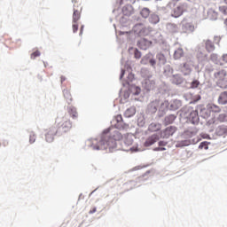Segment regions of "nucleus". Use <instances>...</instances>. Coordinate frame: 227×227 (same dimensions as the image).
<instances>
[{
  "label": "nucleus",
  "mask_w": 227,
  "mask_h": 227,
  "mask_svg": "<svg viewBox=\"0 0 227 227\" xmlns=\"http://www.w3.org/2000/svg\"><path fill=\"white\" fill-rule=\"evenodd\" d=\"M123 136L120 131L115 130L113 133H106L103 135L98 146H93V150H109L113 152L116 148V141H121Z\"/></svg>",
  "instance_id": "nucleus-1"
},
{
  "label": "nucleus",
  "mask_w": 227,
  "mask_h": 227,
  "mask_svg": "<svg viewBox=\"0 0 227 227\" xmlns=\"http://www.w3.org/2000/svg\"><path fill=\"white\" fill-rule=\"evenodd\" d=\"M73 32L77 33L79 30V20H81V14L82 13V5L79 2H74L73 8Z\"/></svg>",
  "instance_id": "nucleus-2"
},
{
  "label": "nucleus",
  "mask_w": 227,
  "mask_h": 227,
  "mask_svg": "<svg viewBox=\"0 0 227 227\" xmlns=\"http://www.w3.org/2000/svg\"><path fill=\"white\" fill-rule=\"evenodd\" d=\"M217 86L220 88L227 87V67L221 69L214 74Z\"/></svg>",
  "instance_id": "nucleus-3"
},
{
  "label": "nucleus",
  "mask_w": 227,
  "mask_h": 227,
  "mask_svg": "<svg viewBox=\"0 0 227 227\" xmlns=\"http://www.w3.org/2000/svg\"><path fill=\"white\" fill-rule=\"evenodd\" d=\"M57 129H59V136H62V134H67V132H70V129H72V121L63 117L62 122L57 127Z\"/></svg>",
  "instance_id": "nucleus-4"
},
{
  "label": "nucleus",
  "mask_w": 227,
  "mask_h": 227,
  "mask_svg": "<svg viewBox=\"0 0 227 227\" xmlns=\"http://www.w3.org/2000/svg\"><path fill=\"white\" fill-rule=\"evenodd\" d=\"M58 134H59L58 127L52 126L46 129L45 140L47 141V143H52V141H54L55 136H58Z\"/></svg>",
  "instance_id": "nucleus-5"
},
{
  "label": "nucleus",
  "mask_w": 227,
  "mask_h": 227,
  "mask_svg": "<svg viewBox=\"0 0 227 227\" xmlns=\"http://www.w3.org/2000/svg\"><path fill=\"white\" fill-rule=\"evenodd\" d=\"M182 31L186 34L194 33L196 31V26H194V23L184 20L182 22Z\"/></svg>",
  "instance_id": "nucleus-6"
},
{
  "label": "nucleus",
  "mask_w": 227,
  "mask_h": 227,
  "mask_svg": "<svg viewBox=\"0 0 227 227\" xmlns=\"http://www.w3.org/2000/svg\"><path fill=\"white\" fill-rule=\"evenodd\" d=\"M187 11V5L186 4H181L180 5L174 8L172 11V17H175V19H178V17H182L184 15V12Z\"/></svg>",
  "instance_id": "nucleus-7"
},
{
  "label": "nucleus",
  "mask_w": 227,
  "mask_h": 227,
  "mask_svg": "<svg viewBox=\"0 0 227 227\" xmlns=\"http://www.w3.org/2000/svg\"><path fill=\"white\" fill-rule=\"evenodd\" d=\"M137 46L139 49H142V51H146L152 46V41H149L146 38H142L137 42Z\"/></svg>",
  "instance_id": "nucleus-8"
},
{
  "label": "nucleus",
  "mask_w": 227,
  "mask_h": 227,
  "mask_svg": "<svg viewBox=\"0 0 227 227\" xmlns=\"http://www.w3.org/2000/svg\"><path fill=\"white\" fill-rule=\"evenodd\" d=\"M159 140V135L154 134L149 137L145 142V146H152V145H155L157 141Z\"/></svg>",
  "instance_id": "nucleus-9"
},
{
  "label": "nucleus",
  "mask_w": 227,
  "mask_h": 227,
  "mask_svg": "<svg viewBox=\"0 0 227 227\" xmlns=\"http://www.w3.org/2000/svg\"><path fill=\"white\" fill-rule=\"evenodd\" d=\"M133 30L137 35H139V36H143V35L146 33V28L145 27V26H143V24L135 25V27H133Z\"/></svg>",
  "instance_id": "nucleus-10"
},
{
  "label": "nucleus",
  "mask_w": 227,
  "mask_h": 227,
  "mask_svg": "<svg viewBox=\"0 0 227 227\" xmlns=\"http://www.w3.org/2000/svg\"><path fill=\"white\" fill-rule=\"evenodd\" d=\"M148 61H149L151 67H153V68H155V65H157V60H155V59H153V58L150 59V56L144 57L141 59L140 63H141V65H146Z\"/></svg>",
  "instance_id": "nucleus-11"
},
{
  "label": "nucleus",
  "mask_w": 227,
  "mask_h": 227,
  "mask_svg": "<svg viewBox=\"0 0 227 227\" xmlns=\"http://www.w3.org/2000/svg\"><path fill=\"white\" fill-rule=\"evenodd\" d=\"M145 88H146L148 90H153L155 88V81H153L151 77H148L144 82Z\"/></svg>",
  "instance_id": "nucleus-12"
},
{
  "label": "nucleus",
  "mask_w": 227,
  "mask_h": 227,
  "mask_svg": "<svg viewBox=\"0 0 227 227\" xmlns=\"http://www.w3.org/2000/svg\"><path fill=\"white\" fill-rule=\"evenodd\" d=\"M176 132V127L175 126H169L164 130V137H169L173 136Z\"/></svg>",
  "instance_id": "nucleus-13"
},
{
  "label": "nucleus",
  "mask_w": 227,
  "mask_h": 227,
  "mask_svg": "<svg viewBox=\"0 0 227 227\" xmlns=\"http://www.w3.org/2000/svg\"><path fill=\"white\" fill-rule=\"evenodd\" d=\"M167 29L168 33H178V25L175 23H168Z\"/></svg>",
  "instance_id": "nucleus-14"
},
{
  "label": "nucleus",
  "mask_w": 227,
  "mask_h": 227,
  "mask_svg": "<svg viewBox=\"0 0 227 227\" xmlns=\"http://www.w3.org/2000/svg\"><path fill=\"white\" fill-rule=\"evenodd\" d=\"M218 103L222 104V106H226L227 104V91H223L220 94L218 98Z\"/></svg>",
  "instance_id": "nucleus-15"
},
{
  "label": "nucleus",
  "mask_w": 227,
  "mask_h": 227,
  "mask_svg": "<svg viewBox=\"0 0 227 227\" xmlns=\"http://www.w3.org/2000/svg\"><path fill=\"white\" fill-rule=\"evenodd\" d=\"M156 58L160 63V65H166V63H168V59H166V55H164V53H158L156 55Z\"/></svg>",
  "instance_id": "nucleus-16"
},
{
  "label": "nucleus",
  "mask_w": 227,
  "mask_h": 227,
  "mask_svg": "<svg viewBox=\"0 0 227 227\" xmlns=\"http://www.w3.org/2000/svg\"><path fill=\"white\" fill-rule=\"evenodd\" d=\"M189 118L192 123H198V121L200 120V116L198 115V111L191 112Z\"/></svg>",
  "instance_id": "nucleus-17"
},
{
  "label": "nucleus",
  "mask_w": 227,
  "mask_h": 227,
  "mask_svg": "<svg viewBox=\"0 0 227 227\" xmlns=\"http://www.w3.org/2000/svg\"><path fill=\"white\" fill-rule=\"evenodd\" d=\"M171 81L173 84H182L184 82V78L179 74H174Z\"/></svg>",
  "instance_id": "nucleus-18"
},
{
  "label": "nucleus",
  "mask_w": 227,
  "mask_h": 227,
  "mask_svg": "<svg viewBox=\"0 0 227 227\" xmlns=\"http://www.w3.org/2000/svg\"><path fill=\"white\" fill-rule=\"evenodd\" d=\"M207 109L210 111V113H221V108L215 104H208Z\"/></svg>",
  "instance_id": "nucleus-19"
},
{
  "label": "nucleus",
  "mask_w": 227,
  "mask_h": 227,
  "mask_svg": "<svg viewBox=\"0 0 227 227\" xmlns=\"http://www.w3.org/2000/svg\"><path fill=\"white\" fill-rule=\"evenodd\" d=\"M206 49L207 52H214L215 51V46L214 45V43L210 40L206 41Z\"/></svg>",
  "instance_id": "nucleus-20"
},
{
  "label": "nucleus",
  "mask_w": 227,
  "mask_h": 227,
  "mask_svg": "<svg viewBox=\"0 0 227 227\" xmlns=\"http://www.w3.org/2000/svg\"><path fill=\"white\" fill-rule=\"evenodd\" d=\"M182 72L184 73V75H189V74H191L192 72L191 64H189L188 62L184 63Z\"/></svg>",
  "instance_id": "nucleus-21"
},
{
  "label": "nucleus",
  "mask_w": 227,
  "mask_h": 227,
  "mask_svg": "<svg viewBox=\"0 0 227 227\" xmlns=\"http://www.w3.org/2000/svg\"><path fill=\"white\" fill-rule=\"evenodd\" d=\"M150 13H152V12L146 7H144L140 11V15L143 17V19H148L150 17Z\"/></svg>",
  "instance_id": "nucleus-22"
},
{
  "label": "nucleus",
  "mask_w": 227,
  "mask_h": 227,
  "mask_svg": "<svg viewBox=\"0 0 227 227\" xmlns=\"http://www.w3.org/2000/svg\"><path fill=\"white\" fill-rule=\"evenodd\" d=\"M149 130L151 132H157L160 130V124L153 122L149 125Z\"/></svg>",
  "instance_id": "nucleus-23"
},
{
  "label": "nucleus",
  "mask_w": 227,
  "mask_h": 227,
  "mask_svg": "<svg viewBox=\"0 0 227 227\" xmlns=\"http://www.w3.org/2000/svg\"><path fill=\"white\" fill-rule=\"evenodd\" d=\"M184 57V49L178 48L174 52V59H180V58Z\"/></svg>",
  "instance_id": "nucleus-24"
},
{
  "label": "nucleus",
  "mask_w": 227,
  "mask_h": 227,
  "mask_svg": "<svg viewBox=\"0 0 227 227\" xmlns=\"http://www.w3.org/2000/svg\"><path fill=\"white\" fill-rule=\"evenodd\" d=\"M68 113H69L71 118H73L74 120H75V118H77V116H78L77 109H75V107H74V106H70L68 108Z\"/></svg>",
  "instance_id": "nucleus-25"
},
{
  "label": "nucleus",
  "mask_w": 227,
  "mask_h": 227,
  "mask_svg": "<svg viewBox=\"0 0 227 227\" xmlns=\"http://www.w3.org/2000/svg\"><path fill=\"white\" fill-rule=\"evenodd\" d=\"M63 95L67 102H72V94L68 89L63 90Z\"/></svg>",
  "instance_id": "nucleus-26"
},
{
  "label": "nucleus",
  "mask_w": 227,
  "mask_h": 227,
  "mask_svg": "<svg viewBox=\"0 0 227 227\" xmlns=\"http://www.w3.org/2000/svg\"><path fill=\"white\" fill-rule=\"evenodd\" d=\"M166 145H168V142L160 141V142H159V146H160V147H156V148L154 149V151H155V152H164V150H166V148L160 147V146H166Z\"/></svg>",
  "instance_id": "nucleus-27"
},
{
  "label": "nucleus",
  "mask_w": 227,
  "mask_h": 227,
  "mask_svg": "<svg viewBox=\"0 0 227 227\" xmlns=\"http://www.w3.org/2000/svg\"><path fill=\"white\" fill-rule=\"evenodd\" d=\"M136 114V108H129L125 112V116L127 118H130V116H134Z\"/></svg>",
  "instance_id": "nucleus-28"
},
{
  "label": "nucleus",
  "mask_w": 227,
  "mask_h": 227,
  "mask_svg": "<svg viewBox=\"0 0 227 227\" xmlns=\"http://www.w3.org/2000/svg\"><path fill=\"white\" fill-rule=\"evenodd\" d=\"M150 22H151V24L159 23V16H157L155 14L152 15L151 18H150Z\"/></svg>",
  "instance_id": "nucleus-29"
},
{
  "label": "nucleus",
  "mask_w": 227,
  "mask_h": 227,
  "mask_svg": "<svg viewBox=\"0 0 227 227\" xmlns=\"http://www.w3.org/2000/svg\"><path fill=\"white\" fill-rule=\"evenodd\" d=\"M36 141V135L35 133H30L29 135V143L30 145H33Z\"/></svg>",
  "instance_id": "nucleus-30"
},
{
  "label": "nucleus",
  "mask_w": 227,
  "mask_h": 227,
  "mask_svg": "<svg viewBox=\"0 0 227 227\" xmlns=\"http://www.w3.org/2000/svg\"><path fill=\"white\" fill-rule=\"evenodd\" d=\"M39 56H40V51H35L31 54L30 58L31 59H36V58H38Z\"/></svg>",
  "instance_id": "nucleus-31"
},
{
  "label": "nucleus",
  "mask_w": 227,
  "mask_h": 227,
  "mask_svg": "<svg viewBox=\"0 0 227 227\" xmlns=\"http://www.w3.org/2000/svg\"><path fill=\"white\" fill-rule=\"evenodd\" d=\"M199 148H205V150H208V142H201L200 145H199Z\"/></svg>",
  "instance_id": "nucleus-32"
},
{
  "label": "nucleus",
  "mask_w": 227,
  "mask_h": 227,
  "mask_svg": "<svg viewBox=\"0 0 227 227\" xmlns=\"http://www.w3.org/2000/svg\"><path fill=\"white\" fill-rule=\"evenodd\" d=\"M134 56L136 58V59H140V58H141V51H139L137 49H136L135 51H134Z\"/></svg>",
  "instance_id": "nucleus-33"
},
{
  "label": "nucleus",
  "mask_w": 227,
  "mask_h": 227,
  "mask_svg": "<svg viewBox=\"0 0 227 227\" xmlns=\"http://www.w3.org/2000/svg\"><path fill=\"white\" fill-rule=\"evenodd\" d=\"M198 86H200V82L197 81V80H194V81L192 82L191 88H198Z\"/></svg>",
  "instance_id": "nucleus-34"
},
{
  "label": "nucleus",
  "mask_w": 227,
  "mask_h": 227,
  "mask_svg": "<svg viewBox=\"0 0 227 227\" xmlns=\"http://www.w3.org/2000/svg\"><path fill=\"white\" fill-rule=\"evenodd\" d=\"M218 120H219V121H226V114H221L218 116Z\"/></svg>",
  "instance_id": "nucleus-35"
},
{
  "label": "nucleus",
  "mask_w": 227,
  "mask_h": 227,
  "mask_svg": "<svg viewBox=\"0 0 227 227\" xmlns=\"http://www.w3.org/2000/svg\"><path fill=\"white\" fill-rule=\"evenodd\" d=\"M115 120L117 123H121V121H123V117L121 116V114H118L117 116H115Z\"/></svg>",
  "instance_id": "nucleus-36"
},
{
  "label": "nucleus",
  "mask_w": 227,
  "mask_h": 227,
  "mask_svg": "<svg viewBox=\"0 0 227 227\" xmlns=\"http://www.w3.org/2000/svg\"><path fill=\"white\" fill-rule=\"evenodd\" d=\"M128 79H129V82H132V81H134V74H129L128 75Z\"/></svg>",
  "instance_id": "nucleus-37"
},
{
  "label": "nucleus",
  "mask_w": 227,
  "mask_h": 227,
  "mask_svg": "<svg viewBox=\"0 0 227 227\" xmlns=\"http://www.w3.org/2000/svg\"><path fill=\"white\" fill-rule=\"evenodd\" d=\"M226 10H227L226 6L220 7V12H223L224 15H226Z\"/></svg>",
  "instance_id": "nucleus-38"
},
{
  "label": "nucleus",
  "mask_w": 227,
  "mask_h": 227,
  "mask_svg": "<svg viewBox=\"0 0 227 227\" xmlns=\"http://www.w3.org/2000/svg\"><path fill=\"white\" fill-rule=\"evenodd\" d=\"M65 81H67V77H65L64 75L60 76L61 84H63V82H65Z\"/></svg>",
  "instance_id": "nucleus-39"
},
{
  "label": "nucleus",
  "mask_w": 227,
  "mask_h": 227,
  "mask_svg": "<svg viewBox=\"0 0 227 227\" xmlns=\"http://www.w3.org/2000/svg\"><path fill=\"white\" fill-rule=\"evenodd\" d=\"M95 212H97V207H92L89 214H95Z\"/></svg>",
  "instance_id": "nucleus-40"
},
{
  "label": "nucleus",
  "mask_w": 227,
  "mask_h": 227,
  "mask_svg": "<svg viewBox=\"0 0 227 227\" xmlns=\"http://www.w3.org/2000/svg\"><path fill=\"white\" fill-rule=\"evenodd\" d=\"M123 75H125V70L124 69L121 70V74L120 79H123Z\"/></svg>",
  "instance_id": "nucleus-41"
},
{
  "label": "nucleus",
  "mask_w": 227,
  "mask_h": 227,
  "mask_svg": "<svg viewBox=\"0 0 227 227\" xmlns=\"http://www.w3.org/2000/svg\"><path fill=\"white\" fill-rule=\"evenodd\" d=\"M223 61H224L225 63H227V54L223 56Z\"/></svg>",
  "instance_id": "nucleus-42"
},
{
  "label": "nucleus",
  "mask_w": 227,
  "mask_h": 227,
  "mask_svg": "<svg viewBox=\"0 0 227 227\" xmlns=\"http://www.w3.org/2000/svg\"><path fill=\"white\" fill-rule=\"evenodd\" d=\"M217 59V55L215 54L211 55V59Z\"/></svg>",
  "instance_id": "nucleus-43"
},
{
  "label": "nucleus",
  "mask_w": 227,
  "mask_h": 227,
  "mask_svg": "<svg viewBox=\"0 0 227 227\" xmlns=\"http://www.w3.org/2000/svg\"><path fill=\"white\" fill-rule=\"evenodd\" d=\"M84 29V26L81 27L80 35H82V30Z\"/></svg>",
  "instance_id": "nucleus-44"
},
{
  "label": "nucleus",
  "mask_w": 227,
  "mask_h": 227,
  "mask_svg": "<svg viewBox=\"0 0 227 227\" xmlns=\"http://www.w3.org/2000/svg\"><path fill=\"white\" fill-rule=\"evenodd\" d=\"M223 129V132H227V128H220V130Z\"/></svg>",
  "instance_id": "nucleus-45"
},
{
  "label": "nucleus",
  "mask_w": 227,
  "mask_h": 227,
  "mask_svg": "<svg viewBox=\"0 0 227 227\" xmlns=\"http://www.w3.org/2000/svg\"><path fill=\"white\" fill-rule=\"evenodd\" d=\"M150 106L151 107H155V103H152Z\"/></svg>",
  "instance_id": "nucleus-46"
},
{
  "label": "nucleus",
  "mask_w": 227,
  "mask_h": 227,
  "mask_svg": "<svg viewBox=\"0 0 227 227\" xmlns=\"http://www.w3.org/2000/svg\"><path fill=\"white\" fill-rule=\"evenodd\" d=\"M157 111V107L154 106L153 113Z\"/></svg>",
  "instance_id": "nucleus-47"
},
{
  "label": "nucleus",
  "mask_w": 227,
  "mask_h": 227,
  "mask_svg": "<svg viewBox=\"0 0 227 227\" xmlns=\"http://www.w3.org/2000/svg\"><path fill=\"white\" fill-rule=\"evenodd\" d=\"M223 1H224L225 4H227V0H223Z\"/></svg>",
  "instance_id": "nucleus-48"
},
{
  "label": "nucleus",
  "mask_w": 227,
  "mask_h": 227,
  "mask_svg": "<svg viewBox=\"0 0 227 227\" xmlns=\"http://www.w3.org/2000/svg\"><path fill=\"white\" fill-rule=\"evenodd\" d=\"M170 118H173V120H175V118L173 116H170Z\"/></svg>",
  "instance_id": "nucleus-49"
},
{
  "label": "nucleus",
  "mask_w": 227,
  "mask_h": 227,
  "mask_svg": "<svg viewBox=\"0 0 227 227\" xmlns=\"http://www.w3.org/2000/svg\"><path fill=\"white\" fill-rule=\"evenodd\" d=\"M216 38H217V40H219V37H218V36H216Z\"/></svg>",
  "instance_id": "nucleus-50"
}]
</instances>
